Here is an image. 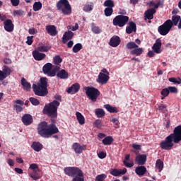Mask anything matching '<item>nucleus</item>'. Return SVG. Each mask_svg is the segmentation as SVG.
Listing matches in <instances>:
<instances>
[{
    "instance_id": "f257e3e1",
    "label": "nucleus",
    "mask_w": 181,
    "mask_h": 181,
    "mask_svg": "<svg viewBox=\"0 0 181 181\" xmlns=\"http://www.w3.org/2000/svg\"><path fill=\"white\" fill-rule=\"evenodd\" d=\"M37 132L42 138H50L54 134H59V128L54 124H49L47 122H41L37 126Z\"/></svg>"
},
{
    "instance_id": "f03ea898",
    "label": "nucleus",
    "mask_w": 181,
    "mask_h": 181,
    "mask_svg": "<svg viewBox=\"0 0 181 181\" xmlns=\"http://www.w3.org/2000/svg\"><path fill=\"white\" fill-rule=\"evenodd\" d=\"M54 98L55 100H53L48 105H45L42 110V113L51 118H57V108L60 105V102L59 101H62V96L59 95H55Z\"/></svg>"
},
{
    "instance_id": "7ed1b4c3",
    "label": "nucleus",
    "mask_w": 181,
    "mask_h": 181,
    "mask_svg": "<svg viewBox=\"0 0 181 181\" xmlns=\"http://www.w3.org/2000/svg\"><path fill=\"white\" fill-rule=\"evenodd\" d=\"M49 79L46 77H42L40 79V82L37 84H33V90L35 94V95H38L39 97H45L47 94H48L47 90V83Z\"/></svg>"
},
{
    "instance_id": "20e7f679",
    "label": "nucleus",
    "mask_w": 181,
    "mask_h": 181,
    "mask_svg": "<svg viewBox=\"0 0 181 181\" xmlns=\"http://www.w3.org/2000/svg\"><path fill=\"white\" fill-rule=\"evenodd\" d=\"M64 173L67 176L74 177L72 181H84V173L77 167H66Z\"/></svg>"
},
{
    "instance_id": "39448f33",
    "label": "nucleus",
    "mask_w": 181,
    "mask_h": 181,
    "mask_svg": "<svg viewBox=\"0 0 181 181\" xmlns=\"http://www.w3.org/2000/svg\"><path fill=\"white\" fill-rule=\"evenodd\" d=\"M57 9L61 11L64 15H70L71 13V6L69 0H59L57 3Z\"/></svg>"
},
{
    "instance_id": "423d86ee",
    "label": "nucleus",
    "mask_w": 181,
    "mask_h": 181,
    "mask_svg": "<svg viewBox=\"0 0 181 181\" xmlns=\"http://www.w3.org/2000/svg\"><path fill=\"white\" fill-rule=\"evenodd\" d=\"M85 91L88 98H89L92 103H95L97 101V98H98V97H100V94H101V92L94 87L88 86L85 88Z\"/></svg>"
},
{
    "instance_id": "0eeeda50",
    "label": "nucleus",
    "mask_w": 181,
    "mask_h": 181,
    "mask_svg": "<svg viewBox=\"0 0 181 181\" xmlns=\"http://www.w3.org/2000/svg\"><path fill=\"white\" fill-rule=\"evenodd\" d=\"M173 23L172 20L168 19L163 23V25L158 28V32L161 36H166L170 30H172Z\"/></svg>"
},
{
    "instance_id": "6e6552de",
    "label": "nucleus",
    "mask_w": 181,
    "mask_h": 181,
    "mask_svg": "<svg viewBox=\"0 0 181 181\" xmlns=\"http://www.w3.org/2000/svg\"><path fill=\"white\" fill-rule=\"evenodd\" d=\"M173 142H175V139L170 134L160 143V148L164 151H170L175 145Z\"/></svg>"
},
{
    "instance_id": "1a4fd4ad",
    "label": "nucleus",
    "mask_w": 181,
    "mask_h": 181,
    "mask_svg": "<svg viewBox=\"0 0 181 181\" xmlns=\"http://www.w3.org/2000/svg\"><path fill=\"white\" fill-rule=\"evenodd\" d=\"M129 21V17L127 16L119 15L113 19V25L114 26H119V28H124Z\"/></svg>"
},
{
    "instance_id": "9d476101",
    "label": "nucleus",
    "mask_w": 181,
    "mask_h": 181,
    "mask_svg": "<svg viewBox=\"0 0 181 181\" xmlns=\"http://www.w3.org/2000/svg\"><path fill=\"white\" fill-rule=\"evenodd\" d=\"M108 80H110V72H108L107 69H103L101 72L99 73L96 81L99 84L104 85L108 83Z\"/></svg>"
},
{
    "instance_id": "9b49d317",
    "label": "nucleus",
    "mask_w": 181,
    "mask_h": 181,
    "mask_svg": "<svg viewBox=\"0 0 181 181\" xmlns=\"http://www.w3.org/2000/svg\"><path fill=\"white\" fill-rule=\"evenodd\" d=\"M30 169L33 170V173L30 174V176L33 180H37L40 179V175H39V172L40 170L39 169V165L36 163H33L30 165Z\"/></svg>"
},
{
    "instance_id": "f8f14e48",
    "label": "nucleus",
    "mask_w": 181,
    "mask_h": 181,
    "mask_svg": "<svg viewBox=\"0 0 181 181\" xmlns=\"http://www.w3.org/2000/svg\"><path fill=\"white\" fill-rule=\"evenodd\" d=\"M170 136L174 138V144H179L181 141V125L176 127Z\"/></svg>"
},
{
    "instance_id": "ddd939ff",
    "label": "nucleus",
    "mask_w": 181,
    "mask_h": 181,
    "mask_svg": "<svg viewBox=\"0 0 181 181\" xmlns=\"http://www.w3.org/2000/svg\"><path fill=\"white\" fill-rule=\"evenodd\" d=\"M52 69L53 64L52 63H47L43 66L42 71L48 77H54V71H52Z\"/></svg>"
},
{
    "instance_id": "4468645a",
    "label": "nucleus",
    "mask_w": 181,
    "mask_h": 181,
    "mask_svg": "<svg viewBox=\"0 0 181 181\" xmlns=\"http://www.w3.org/2000/svg\"><path fill=\"white\" fill-rule=\"evenodd\" d=\"M161 47H162V40L158 38L156 40V42L153 44L152 47V50L154 52V53L159 54L162 53Z\"/></svg>"
},
{
    "instance_id": "2eb2a0df",
    "label": "nucleus",
    "mask_w": 181,
    "mask_h": 181,
    "mask_svg": "<svg viewBox=\"0 0 181 181\" xmlns=\"http://www.w3.org/2000/svg\"><path fill=\"white\" fill-rule=\"evenodd\" d=\"M72 149H74L75 153H83V151H86V149H87V146H81L78 143H74L72 145Z\"/></svg>"
},
{
    "instance_id": "dca6fc26",
    "label": "nucleus",
    "mask_w": 181,
    "mask_h": 181,
    "mask_svg": "<svg viewBox=\"0 0 181 181\" xmlns=\"http://www.w3.org/2000/svg\"><path fill=\"white\" fill-rule=\"evenodd\" d=\"M146 154H139L135 158V161L139 166H144L146 163Z\"/></svg>"
},
{
    "instance_id": "f3484780",
    "label": "nucleus",
    "mask_w": 181,
    "mask_h": 181,
    "mask_svg": "<svg viewBox=\"0 0 181 181\" xmlns=\"http://www.w3.org/2000/svg\"><path fill=\"white\" fill-rule=\"evenodd\" d=\"M156 13L155 8H148L144 12V21H152L153 15Z\"/></svg>"
},
{
    "instance_id": "a211bd4d",
    "label": "nucleus",
    "mask_w": 181,
    "mask_h": 181,
    "mask_svg": "<svg viewBox=\"0 0 181 181\" xmlns=\"http://www.w3.org/2000/svg\"><path fill=\"white\" fill-rule=\"evenodd\" d=\"M74 36V33H73L71 30H68L64 33L62 37V43L64 45H66L69 40H71Z\"/></svg>"
},
{
    "instance_id": "6ab92c4d",
    "label": "nucleus",
    "mask_w": 181,
    "mask_h": 181,
    "mask_svg": "<svg viewBox=\"0 0 181 181\" xmlns=\"http://www.w3.org/2000/svg\"><path fill=\"white\" fill-rule=\"evenodd\" d=\"M21 121L24 125L28 127V125H30L33 123V117H32V115L29 114H25L21 117Z\"/></svg>"
},
{
    "instance_id": "aec40b11",
    "label": "nucleus",
    "mask_w": 181,
    "mask_h": 181,
    "mask_svg": "<svg viewBox=\"0 0 181 181\" xmlns=\"http://www.w3.org/2000/svg\"><path fill=\"white\" fill-rule=\"evenodd\" d=\"M78 91H80V84L78 83H74L66 90L68 94H76Z\"/></svg>"
},
{
    "instance_id": "412c9836",
    "label": "nucleus",
    "mask_w": 181,
    "mask_h": 181,
    "mask_svg": "<svg viewBox=\"0 0 181 181\" xmlns=\"http://www.w3.org/2000/svg\"><path fill=\"white\" fill-rule=\"evenodd\" d=\"M33 57L37 62H40L41 60H43V59H45L46 54L41 53L40 51L34 50L33 52Z\"/></svg>"
},
{
    "instance_id": "4be33fe9",
    "label": "nucleus",
    "mask_w": 181,
    "mask_h": 181,
    "mask_svg": "<svg viewBox=\"0 0 181 181\" xmlns=\"http://www.w3.org/2000/svg\"><path fill=\"white\" fill-rule=\"evenodd\" d=\"M4 29L6 32H13L14 25L12 20L7 19L4 22Z\"/></svg>"
},
{
    "instance_id": "5701e85b",
    "label": "nucleus",
    "mask_w": 181,
    "mask_h": 181,
    "mask_svg": "<svg viewBox=\"0 0 181 181\" xmlns=\"http://www.w3.org/2000/svg\"><path fill=\"white\" fill-rule=\"evenodd\" d=\"M127 172H128V170H127V168H123L122 170H118L117 168H113L110 170V175H112V176H120V175H125V173H127Z\"/></svg>"
},
{
    "instance_id": "b1692460",
    "label": "nucleus",
    "mask_w": 181,
    "mask_h": 181,
    "mask_svg": "<svg viewBox=\"0 0 181 181\" xmlns=\"http://www.w3.org/2000/svg\"><path fill=\"white\" fill-rule=\"evenodd\" d=\"M132 32H136V24L134 21H129V25L126 27V33L131 35Z\"/></svg>"
},
{
    "instance_id": "393cba45",
    "label": "nucleus",
    "mask_w": 181,
    "mask_h": 181,
    "mask_svg": "<svg viewBox=\"0 0 181 181\" xmlns=\"http://www.w3.org/2000/svg\"><path fill=\"white\" fill-rule=\"evenodd\" d=\"M119 43H121V39L118 36H113L110 39L109 45L112 47H117L119 46Z\"/></svg>"
},
{
    "instance_id": "a878e982",
    "label": "nucleus",
    "mask_w": 181,
    "mask_h": 181,
    "mask_svg": "<svg viewBox=\"0 0 181 181\" xmlns=\"http://www.w3.org/2000/svg\"><path fill=\"white\" fill-rule=\"evenodd\" d=\"M46 30L47 34L50 35V36H56V35L58 33L57 28H56L54 25H47Z\"/></svg>"
},
{
    "instance_id": "bb28decb",
    "label": "nucleus",
    "mask_w": 181,
    "mask_h": 181,
    "mask_svg": "<svg viewBox=\"0 0 181 181\" xmlns=\"http://www.w3.org/2000/svg\"><path fill=\"white\" fill-rule=\"evenodd\" d=\"M146 172H147L146 167L144 165H139L136 167L135 169V173H136L138 176H144L145 175Z\"/></svg>"
},
{
    "instance_id": "cd10ccee",
    "label": "nucleus",
    "mask_w": 181,
    "mask_h": 181,
    "mask_svg": "<svg viewBox=\"0 0 181 181\" xmlns=\"http://www.w3.org/2000/svg\"><path fill=\"white\" fill-rule=\"evenodd\" d=\"M162 5H163V1L159 0L157 1V4L155 3V1H150L148 3V6L149 8H151V9H155L156 11V9H158V8H159L160 6H162Z\"/></svg>"
},
{
    "instance_id": "c85d7f7f",
    "label": "nucleus",
    "mask_w": 181,
    "mask_h": 181,
    "mask_svg": "<svg viewBox=\"0 0 181 181\" xmlns=\"http://www.w3.org/2000/svg\"><path fill=\"white\" fill-rule=\"evenodd\" d=\"M51 49L52 46H50L49 45H41L37 47V50L38 52H41L42 53H47V52H49V50H50Z\"/></svg>"
},
{
    "instance_id": "c756f323",
    "label": "nucleus",
    "mask_w": 181,
    "mask_h": 181,
    "mask_svg": "<svg viewBox=\"0 0 181 181\" xmlns=\"http://www.w3.org/2000/svg\"><path fill=\"white\" fill-rule=\"evenodd\" d=\"M31 148H33L35 152H40L43 149V145L40 142L34 141L31 145Z\"/></svg>"
},
{
    "instance_id": "7c9ffc66",
    "label": "nucleus",
    "mask_w": 181,
    "mask_h": 181,
    "mask_svg": "<svg viewBox=\"0 0 181 181\" xmlns=\"http://www.w3.org/2000/svg\"><path fill=\"white\" fill-rule=\"evenodd\" d=\"M21 86H23V90L26 91H30V88H32V85H30V83L26 81L25 78H21Z\"/></svg>"
},
{
    "instance_id": "2f4dec72",
    "label": "nucleus",
    "mask_w": 181,
    "mask_h": 181,
    "mask_svg": "<svg viewBox=\"0 0 181 181\" xmlns=\"http://www.w3.org/2000/svg\"><path fill=\"white\" fill-rule=\"evenodd\" d=\"M57 76L62 80H66V78H69V73L66 70L62 69L57 74Z\"/></svg>"
},
{
    "instance_id": "473e14b6",
    "label": "nucleus",
    "mask_w": 181,
    "mask_h": 181,
    "mask_svg": "<svg viewBox=\"0 0 181 181\" xmlns=\"http://www.w3.org/2000/svg\"><path fill=\"white\" fill-rule=\"evenodd\" d=\"M76 119L78 122L80 124V125H84L86 124V118H84V116L80 112H76Z\"/></svg>"
},
{
    "instance_id": "72a5a7b5",
    "label": "nucleus",
    "mask_w": 181,
    "mask_h": 181,
    "mask_svg": "<svg viewBox=\"0 0 181 181\" xmlns=\"http://www.w3.org/2000/svg\"><path fill=\"white\" fill-rule=\"evenodd\" d=\"M142 53H144V49L139 48V47L137 48H135L134 49L130 52V54H132V56H141Z\"/></svg>"
},
{
    "instance_id": "f704fd0d",
    "label": "nucleus",
    "mask_w": 181,
    "mask_h": 181,
    "mask_svg": "<svg viewBox=\"0 0 181 181\" xmlns=\"http://www.w3.org/2000/svg\"><path fill=\"white\" fill-rule=\"evenodd\" d=\"M91 30L95 35H100L103 32V30L100 27L96 26L95 23H91Z\"/></svg>"
},
{
    "instance_id": "c9c22d12",
    "label": "nucleus",
    "mask_w": 181,
    "mask_h": 181,
    "mask_svg": "<svg viewBox=\"0 0 181 181\" xmlns=\"http://www.w3.org/2000/svg\"><path fill=\"white\" fill-rule=\"evenodd\" d=\"M104 108L108 111V112H110L112 114H114V112H118V109H117L116 107H113L110 104H106L104 105Z\"/></svg>"
},
{
    "instance_id": "e433bc0d",
    "label": "nucleus",
    "mask_w": 181,
    "mask_h": 181,
    "mask_svg": "<svg viewBox=\"0 0 181 181\" xmlns=\"http://www.w3.org/2000/svg\"><path fill=\"white\" fill-rule=\"evenodd\" d=\"M102 142H103V145H105V146L111 145L112 144V142H114V138H112V136H107L103 139Z\"/></svg>"
},
{
    "instance_id": "4c0bfd02",
    "label": "nucleus",
    "mask_w": 181,
    "mask_h": 181,
    "mask_svg": "<svg viewBox=\"0 0 181 181\" xmlns=\"http://www.w3.org/2000/svg\"><path fill=\"white\" fill-rule=\"evenodd\" d=\"M156 169H158V172L163 170V161L160 159H158L156 162Z\"/></svg>"
},
{
    "instance_id": "58836bf2",
    "label": "nucleus",
    "mask_w": 181,
    "mask_h": 181,
    "mask_svg": "<svg viewBox=\"0 0 181 181\" xmlns=\"http://www.w3.org/2000/svg\"><path fill=\"white\" fill-rule=\"evenodd\" d=\"M95 115H97L98 118H103L105 115V112L103 109L98 108L95 111Z\"/></svg>"
},
{
    "instance_id": "ea45409f",
    "label": "nucleus",
    "mask_w": 181,
    "mask_h": 181,
    "mask_svg": "<svg viewBox=\"0 0 181 181\" xmlns=\"http://www.w3.org/2000/svg\"><path fill=\"white\" fill-rule=\"evenodd\" d=\"M33 9L34 12H37V11H40L42 9V2L35 1L33 4Z\"/></svg>"
},
{
    "instance_id": "a19ab883",
    "label": "nucleus",
    "mask_w": 181,
    "mask_h": 181,
    "mask_svg": "<svg viewBox=\"0 0 181 181\" xmlns=\"http://www.w3.org/2000/svg\"><path fill=\"white\" fill-rule=\"evenodd\" d=\"M126 47L129 50H132V49H137V47H139V46L134 42H129L126 45Z\"/></svg>"
},
{
    "instance_id": "79ce46f5",
    "label": "nucleus",
    "mask_w": 181,
    "mask_h": 181,
    "mask_svg": "<svg viewBox=\"0 0 181 181\" xmlns=\"http://www.w3.org/2000/svg\"><path fill=\"white\" fill-rule=\"evenodd\" d=\"M180 16H172V23H173V26L174 25V26H177V23H179V21H180Z\"/></svg>"
},
{
    "instance_id": "37998d69",
    "label": "nucleus",
    "mask_w": 181,
    "mask_h": 181,
    "mask_svg": "<svg viewBox=\"0 0 181 181\" xmlns=\"http://www.w3.org/2000/svg\"><path fill=\"white\" fill-rule=\"evenodd\" d=\"M81 49H83V45L81 43H77L73 47L72 52L74 53H78Z\"/></svg>"
},
{
    "instance_id": "c03bdc74",
    "label": "nucleus",
    "mask_w": 181,
    "mask_h": 181,
    "mask_svg": "<svg viewBox=\"0 0 181 181\" xmlns=\"http://www.w3.org/2000/svg\"><path fill=\"white\" fill-rule=\"evenodd\" d=\"M169 89L168 88H163L161 92V100H165V98H166V97H168V95H169Z\"/></svg>"
},
{
    "instance_id": "a18cd8bd",
    "label": "nucleus",
    "mask_w": 181,
    "mask_h": 181,
    "mask_svg": "<svg viewBox=\"0 0 181 181\" xmlns=\"http://www.w3.org/2000/svg\"><path fill=\"white\" fill-rule=\"evenodd\" d=\"M104 6H106L107 8H114L115 6V4H114V1L112 0H106L104 2Z\"/></svg>"
},
{
    "instance_id": "49530a36",
    "label": "nucleus",
    "mask_w": 181,
    "mask_h": 181,
    "mask_svg": "<svg viewBox=\"0 0 181 181\" xmlns=\"http://www.w3.org/2000/svg\"><path fill=\"white\" fill-rule=\"evenodd\" d=\"M62 62H63V59L59 55H57L53 58V63L54 64H56V66H59Z\"/></svg>"
},
{
    "instance_id": "de8ad7c7",
    "label": "nucleus",
    "mask_w": 181,
    "mask_h": 181,
    "mask_svg": "<svg viewBox=\"0 0 181 181\" xmlns=\"http://www.w3.org/2000/svg\"><path fill=\"white\" fill-rule=\"evenodd\" d=\"M3 73H5L6 76H11V73H12V69L9 68L8 66L4 65L3 66Z\"/></svg>"
},
{
    "instance_id": "09e8293b",
    "label": "nucleus",
    "mask_w": 181,
    "mask_h": 181,
    "mask_svg": "<svg viewBox=\"0 0 181 181\" xmlns=\"http://www.w3.org/2000/svg\"><path fill=\"white\" fill-rule=\"evenodd\" d=\"M104 13H105V16L107 17L111 16V15H112V13H114V9L107 7L104 10Z\"/></svg>"
},
{
    "instance_id": "8fccbe9b",
    "label": "nucleus",
    "mask_w": 181,
    "mask_h": 181,
    "mask_svg": "<svg viewBox=\"0 0 181 181\" xmlns=\"http://www.w3.org/2000/svg\"><path fill=\"white\" fill-rule=\"evenodd\" d=\"M105 179H107V175L100 174L96 176L95 181H105Z\"/></svg>"
},
{
    "instance_id": "3c124183",
    "label": "nucleus",
    "mask_w": 181,
    "mask_h": 181,
    "mask_svg": "<svg viewBox=\"0 0 181 181\" xmlns=\"http://www.w3.org/2000/svg\"><path fill=\"white\" fill-rule=\"evenodd\" d=\"M13 16H23L25 11L23 10H15L13 13Z\"/></svg>"
},
{
    "instance_id": "603ef678",
    "label": "nucleus",
    "mask_w": 181,
    "mask_h": 181,
    "mask_svg": "<svg viewBox=\"0 0 181 181\" xmlns=\"http://www.w3.org/2000/svg\"><path fill=\"white\" fill-rule=\"evenodd\" d=\"M29 101L31 103V104L33 105H39V104H40V101H39V100H37V98H35L33 97H31L29 98Z\"/></svg>"
},
{
    "instance_id": "864d4df0",
    "label": "nucleus",
    "mask_w": 181,
    "mask_h": 181,
    "mask_svg": "<svg viewBox=\"0 0 181 181\" xmlns=\"http://www.w3.org/2000/svg\"><path fill=\"white\" fill-rule=\"evenodd\" d=\"M168 81L170 82V83H174V84H181V78H178V80L176 78H170L168 79Z\"/></svg>"
},
{
    "instance_id": "5fc2aeb1",
    "label": "nucleus",
    "mask_w": 181,
    "mask_h": 181,
    "mask_svg": "<svg viewBox=\"0 0 181 181\" xmlns=\"http://www.w3.org/2000/svg\"><path fill=\"white\" fill-rule=\"evenodd\" d=\"M83 11L84 12H90V11H93V5L91 4H86L83 6Z\"/></svg>"
},
{
    "instance_id": "6e6d98bb",
    "label": "nucleus",
    "mask_w": 181,
    "mask_h": 181,
    "mask_svg": "<svg viewBox=\"0 0 181 181\" xmlns=\"http://www.w3.org/2000/svg\"><path fill=\"white\" fill-rule=\"evenodd\" d=\"M94 127H95L96 128H101V127H103V123L101 122V120L100 119H97L95 121V122L93 123Z\"/></svg>"
},
{
    "instance_id": "4d7b16f0",
    "label": "nucleus",
    "mask_w": 181,
    "mask_h": 181,
    "mask_svg": "<svg viewBox=\"0 0 181 181\" xmlns=\"http://www.w3.org/2000/svg\"><path fill=\"white\" fill-rule=\"evenodd\" d=\"M168 88L169 93H175V94L177 93V88L175 86H169Z\"/></svg>"
},
{
    "instance_id": "13d9d810",
    "label": "nucleus",
    "mask_w": 181,
    "mask_h": 181,
    "mask_svg": "<svg viewBox=\"0 0 181 181\" xmlns=\"http://www.w3.org/2000/svg\"><path fill=\"white\" fill-rule=\"evenodd\" d=\"M123 163L126 168H132L134 166V161H131L128 163L127 160H123Z\"/></svg>"
},
{
    "instance_id": "bf43d9fd",
    "label": "nucleus",
    "mask_w": 181,
    "mask_h": 181,
    "mask_svg": "<svg viewBox=\"0 0 181 181\" xmlns=\"http://www.w3.org/2000/svg\"><path fill=\"white\" fill-rule=\"evenodd\" d=\"M98 156L100 159H105V158H107V153L104 151H100L99 152Z\"/></svg>"
},
{
    "instance_id": "052dcab7",
    "label": "nucleus",
    "mask_w": 181,
    "mask_h": 181,
    "mask_svg": "<svg viewBox=\"0 0 181 181\" xmlns=\"http://www.w3.org/2000/svg\"><path fill=\"white\" fill-rule=\"evenodd\" d=\"M26 43L28 46H31L32 43H33V36H28Z\"/></svg>"
},
{
    "instance_id": "680f3d73",
    "label": "nucleus",
    "mask_w": 181,
    "mask_h": 181,
    "mask_svg": "<svg viewBox=\"0 0 181 181\" xmlns=\"http://www.w3.org/2000/svg\"><path fill=\"white\" fill-rule=\"evenodd\" d=\"M14 108L16 109V112H22L23 111V107L18 105H14Z\"/></svg>"
},
{
    "instance_id": "e2e57ef3",
    "label": "nucleus",
    "mask_w": 181,
    "mask_h": 181,
    "mask_svg": "<svg viewBox=\"0 0 181 181\" xmlns=\"http://www.w3.org/2000/svg\"><path fill=\"white\" fill-rule=\"evenodd\" d=\"M6 77V74H5L3 71L0 70V81H3V80H5Z\"/></svg>"
},
{
    "instance_id": "0e129e2a",
    "label": "nucleus",
    "mask_w": 181,
    "mask_h": 181,
    "mask_svg": "<svg viewBox=\"0 0 181 181\" xmlns=\"http://www.w3.org/2000/svg\"><path fill=\"white\" fill-rule=\"evenodd\" d=\"M28 33L30 35H36V33H37V30L35 28H32L28 30Z\"/></svg>"
},
{
    "instance_id": "69168bd1",
    "label": "nucleus",
    "mask_w": 181,
    "mask_h": 181,
    "mask_svg": "<svg viewBox=\"0 0 181 181\" xmlns=\"http://www.w3.org/2000/svg\"><path fill=\"white\" fill-rule=\"evenodd\" d=\"M132 148H134V149H136V151H141V145L136 144H133Z\"/></svg>"
},
{
    "instance_id": "338daca9",
    "label": "nucleus",
    "mask_w": 181,
    "mask_h": 181,
    "mask_svg": "<svg viewBox=\"0 0 181 181\" xmlns=\"http://www.w3.org/2000/svg\"><path fill=\"white\" fill-rule=\"evenodd\" d=\"M11 2L13 5V6H18V5H19V0H11Z\"/></svg>"
},
{
    "instance_id": "774afa93",
    "label": "nucleus",
    "mask_w": 181,
    "mask_h": 181,
    "mask_svg": "<svg viewBox=\"0 0 181 181\" xmlns=\"http://www.w3.org/2000/svg\"><path fill=\"white\" fill-rule=\"evenodd\" d=\"M167 107L168 106L166 105H161L158 106V110L163 112V110H165V108H167Z\"/></svg>"
}]
</instances>
